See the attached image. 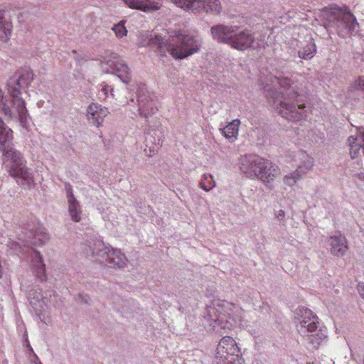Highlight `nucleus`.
<instances>
[{
	"label": "nucleus",
	"instance_id": "f257e3e1",
	"mask_svg": "<svg viewBox=\"0 0 364 364\" xmlns=\"http://www.w3.org/2000/svg\"><path fill=\"white\" fill-rule=\"evenodd\" d=\"M292 80L282 75L270 76L264 86L269 104L283 118L298 122L306 116V105Z\"/></svg>",
	"mask_w": 364,
	"mask_h": 364
},
{
	"label": "nucleus",
	"instance_id": "f03ea898",
	"mask_svg": "<svg viewBox=\"0 0 364 364\" xmlns=\"http://www.w3.org/2000/svg\"><path fill=\"white\" fill-rule=\"evenodd\" d=\"M13 139V131L0 118V150L5 157L6 169L12 177L18 178L30 185L33 183V176L31 170L27 168L22 154L13 148L6 149Z\"/></svg>",
	"mask_w": 364,
	"mask_h": 364
},
{
	"label": "nucleus",
	"instance_id": "7ed1b4c3",
	"mask_svg": "<svg viewBox=\"0 0 364 364\" xmlns=\"http://www.w3.org/2000/svg\"><path fill=\"white\" fill-rule=\"evenodd\" d=\"M153 46L157 47V52L161 56L168 53L175 59H183L197 53L200 47L198 39L193 36L178 33L170 36L164 40L156 36L150 40Z\"/></svg>",
	"mask_w": 364,
	"mask_h": 364
},
{
	"label": "nucleus",
	"instance_id": "20e7f679",
	"mask_svg": "<svg viewBox=\"0 0 364 364\" xmlns=\"http://www.w3.org/2000/svg\"><path fill=\"white\" fill-rule=\"evenodd\" d=\"M294 314L299 333L303 337H307L308 343L312 349L318 348L326 338V330L321 328L318 316L304 306H299Z\"/></svg>",
	"mask_w": 364,
	"mask_h": 364
},
{
	"label": "nucleus",
	"instance_id": "39448f33",
	"mask_svg": "<svg viewBox=\"0 0 364 364\" xmlns=\"http://www.w3.org/2000/svg\"><path fill=\"white\" fill-rule=\"evenodd\" d=\"M33 79V74L31 69L21 68L8 80V92L11 98V105L16 109L21 123L26 121L28 110L26 102L21 95L28 88Z\"/></svg>",
	"mask_w": 364,
	"mask_h": 364
},
{
	"label": "nucleus",
	"instance_id": "423d86ee",
	"mask_svg": "<svg viewBox=\"0 0 364 364\" xmlns=\"http://www.w3.org/2000/svg\"><path fill=\"white\" fill-rule=\"evenodd\" d=\"M323 25L327 29H333L341 37H346L358 30L355 16L349 11L338 9H325L321 13Z\"/></svg>",
	"mask_w": 364,
	"mask_h": 364
},
{
	"label": "nucleus",
	"instance_id": "0eeeda50",
	"mask_svg": "<svg viewBox=\"0 0 364 364\" xmlns=\"http://www.w3.org/2000/svg\"><path fill=\"white\" fill-rule=\"evenodd\" d=\"M239 26L217 25L211 27L210 31L214 39L220 43L231 45L234 48L245 50L250 47V34L247 30L235 34Z\"/></svg>",
	"mask_w": 364,
	"mask_h": 364
},
{
	"label": "nucleus",
	"instance_id": "6e6552de",
	"mask_svg": "<svg viewBox=\"0 0 364 364\" xmlns=\"http://www.w3.org/2000/svg\"><path fill=\"white\" fill-rule=\"evenodd\" d=\"M85 254L88 257L105 255L107 264L112 267H123L127 265V258L120 250L112 247H106L100 240H95L90 242V245H83L82 247Z\"/></svg>",
	"mask_w": 364,
	"mask_h": 364
},
{
	"label": "nucleus",
	"instance_id": "1a4fd4ad",
	"mask_svg": "<svg viewBox=\"0 0 364 364\" xmlns=\"http://www.w3.org/2000/svg\"><path fill=\"white\" fill-rule=\"evenodd\" d=\"M252 172L263 183L273 181L281 174L277 165L257 156L252 158Z\"/></svg>",
	"mask_w": 364,
	"mask_h": 364
},
{
	"label": "nucleus",
	"instance_id": "9d476101",
	"mask_svg": "<svg viewBox=\"0 0 364 364\" xmlns=\"http://www.w3.org/2000/svg\"><path fill=\"white\" fill-rule=\"evenodd\" d=\"M295 156L296 160L299 161L296 169L292 173L285 175L283 178L284 183L289 187L302 180L314 166L313 158L306 152L299 151Z\"/></svg>",
	"mask_w": 364,
	"mask_h": 364
},
{
	"label": "nucleus",
	"instance_id": "9b49d317",
	"mask_svg": "<svg viewBox=\"0 0 364 364\" xmlns=\"http://www.w3.org/2000/svg\"><path fill=\"white\" fill-rule=\"evenodd\" d=\"M105 65L107 68H103V69L107 73H115L125 83H128L130 81L129 69L127 65L122 63V60L117 54L113 53L108 58L105 59V63H102V67Z\"/></svg>",
	"mask_w": 364,
	"mask_h": 364
},
{
	"label": "nucleus",
	"instance_id": "f8f14e48",
	"mask_svg": "<svg viewBox=\"0 0 364 364\" xmlns=\"http://www.w3.org/2000/svg\"><path fill=\"white\" fill-rule=\"evenodd\" d=\"M240 349L237 346L235 341L230 336L223 337L216 348V356L223 360H227L230 363L235 361V358L229 360L230 356H236L238 358Z\"/></svg>",
	"mask_w": 364,
	"mask_h": 364
},
{
	"label": "nucleus",
	"instance_id": "ddd939ff",
	"mask_svg": "<svg viewBox=\"0 0 364 364\" xmlns=\"http://www.w3.org/2000/svg\"><path fill=\"white\" fill-rule=\"evenodd\" d=\"M144 88H141L137 94V101L139 105V111L141 115L146 118L158 110L156 101L150 95H146Z\"/></svg>",
	"mask_w": 364,
	"mask_h": 364
},
{
	"label": "nucleus",
	"instance_id": "4468645a",
	"mask_svg": "<svg viewBox=\"0 0 364 364\" xmlns=\"http://www.w3.org/2000/svg\"><path fill=\"white\" fill-rule=\"evenodd\" d=\"M326 244L331 254L337 257L343 256L348 250L346 238L341 234L328 237Z\"/></svg>",
	"mask_w": 364,
	"mask_h": 364
},
{
	"label": "nucleus",
	"instance_id": "2eb2a0df",
	"mask_svg": "<svg viewBox=\"0 0 364 364\" xmlns=\"http://www.w3.org/2000/svg\"><path fill=\"white\" fill-rule=\"evenodd\" d=\"M124 4L132 9L149 12L159 10L161 4L159 0H122Z\"/></svg>",
	"mask_w": 364,
	"mask_h": 364
},
{
	"label": "nucleus",
	"instance_id": "dca6fc26",
	"mask_svg": "<svg viewBox=\"0 0 364 364\" xmlns=\"http://www.w3.org/2000/svg\"><path fill=\"white\" fill-rule=\"evenodd\" d=\"M89 121L99 127L108 114V110L97 103H92L87 109Z\"/></svg>",
	"mask_w": 364,
	"mask_h": 364
},
{
	"label": "nucleus",
	"instance_id": "f3484780",
	"mask_svg": "<svg viewBox=\"0 0 364 364\" xmlns=\"http://www.w3.org/2000/svg\"><path fill=\"white\" fill-rule=\"evenodd\" d=\"M348 144L351 158L358 157L360 149H364V132H359L350 136L348 139Z\"/></svg>",
	"mask_w": 364,
	"mask_h": 364
},
{
	"label": "nucleus",
	"instance_id": "a211bd4d",
	"mask_svg": "<svg viewBox=\"0 0 364 364\" xmlns=\"http://www.w3.org/2000/svg\"><path fill=\"white\" fill-rule=\"evenodd\" d=\"M68 210L71 219L76 223L81 220L82 210L79 202L75 199L73 193L72 189L68 193Z\"/></svg>",
	"mask_w": 364,
	"mask_h": 364
},
{
	"label": "nucleus",
	"instance_id": "6ab92c4d",
	"mask_svg": "<svg viewBox=\"0 0 364 364\" xmlns=\"http://www.w3.org/2000/svg\"><path fill=\"white\" fill-rule=\"evenodd\" d=\"M198 11H202L207 14H218L221 11V5L219 0H198Z\"/></svg>",
	"mask_w": 364,
	"mask_h": 364
},
{
	"label": "nucleus",
	"instance_id": "aec40b11",
	"mask_svg": "<svg viewBox=\"0 0 364 364\" xmlns=\"http://www.w3.org/2000/svg\"><path fill=\"white\" fill-rule=\"evenodd\" d=\"M240 122L238 119H235L230 122L224 128L220 129L222 134L230 141H234L238 135L239 126Z\"/></svg>",
	"mask_w": 364,
	"mask_h": 364
},
{
	"label": "nucleus",
	"instance_id": "412c9836",
	"mask_svg": "<svg viewBox=\"0 0 364 364\" xmlns=\"http://www.w3.org/2000/svg\"><path fill=\"white\" fill-rule=\"evenodd\" d=\"M30 235H33V238L31 240H25V245L42 246L50 239L49 235L43 228L38 229L34 234L30 232Z\"/></svg>",
	"mask_w": 364,
	"mask_h": 364
},
{
	"label": "nucleus",
	"instance_id": "4be33fe9",
	"mask_svg": "<svg viewBox=\"0 0 364 364\" xmlns=\"http://www.w3.org/2000/svg\"><path fill=\"white\" fill-rule=\"evenodd\" d=\"M12 23L10 21L5 19L0 13V40L7 41L9 40L12 32Z\"/></svg>",
	"mask_w": 364,
	"mask_h": 364
},
{
	"label": "nucleus",
	"instance_id": "5701e85b",
	"mask_svg": "<svg viewBox=\"0 0 364 364\" xmlns=\"http://www.w3.org/2000/svg\"><path fill=\"white\" fill-rule=\"evenodd\" d=\"M316 53V46L314 41H311L299 51V58L304 60L311 59Z\"/></svg>",
	"mask_w": 364,
	"mask_h": 364
},
{
	"label": "nucleus",
	"instance_id": "b1692460",
	"mask_svg": "<svg viewBox=\"0 0 364 364\" xmlns=\"http://www.w3.org/2000/svg\"><path fill=\"white\" fill-rule=\"evenodd\" d=\"M172 1L182 9H190L195 13L198 11V0H172Z\"/></svg>",
	"mask_w": 364,
	"mask_h": 364
},
{
	"label": "nucleus",
	"instance_id": "393cba45",
	"mask_svg": "<svg viewBox=\"0 0 364 364\" xmlns=\"http://www.w3.org/2000/svg\"><path fill=\"white\" fill-rule=\"evenodd\" d=\"M215 323L224 329H230L233 327V320H228V316L225 314H223L219 312L218 315L216 316V318L213 319Z\"/></svg>",
	"mask_w": 364,
	"mask_h": 364
},
{
	"label": "nucleus",
	"instance_id": "a878e982",
	"mask_svg": "<svg viewBox=\"0 0 364 364\" xmlns=\"http://www.w3.org/2000/svg\"><path fill=\"white\" fill-rule=\"evenodd\" d=\"M215 186V181L213 179V176L209 173H204L202 176L200 187L205 191H209L212 190Z\"/></svg>",
	"mask_w": 364,
	"mask_h": 364
},
{
	"label": "nucleus",
	"instance_id": "bb28decb",
	"mask_svg": "<svg viewBox=\"0 0 364 364\" xmlns=\"http://www.w3.org/2000/svg\"><path fill=\"white\" fill-rule=\"evenodd\" d=\"M0 111H3L6 116L11 117L12 115V111L7 105L6 97L1 89H0Z\"/></svg>",
	"mask_w": 364,
	"mask_h": 364
},
{
	"label": "nucleus",
	"instance_id": "cd10ccee",
	"mask_svg": "<svg viewBox=\"0 0 364 364\" xmlns=\"http://www.w3.org/2000/svg\"><path fill=\"white\" fill-rule=\"evenodd\" d=\"M239 165L241 171L245 173H249L250 171V159L247 155L241 156Z\"/></svg>",
	"mask_w": 364,
	"mask_h": 364
},
{
	"label": "nucleus",
	"instance_id": "c85d7f7f",
	"mask_svg": "<svg viewBox=\"0 0 364 364\" xmlns=\"http://www.w3.org/2000/svg\"><path fill=\"white\" fill-rule=\"evenodd\" d=\"M35 255L33 259V262L36 263V271L38 273L44 272H45V264L43 262L42 257L40 255L39 252H35Z\"/></svg>",
	"mask_w": 364,
	"mask_h": 364
},
{
	"label": "nucleus",
	"instance_id": "c756f323",
	"mask_svg": "<svg viewBox=\"0 0 364 364\" xmlns=\"http://www.w3.org/2000/svg\"><path fill=\"white\" fill-rule=\"evenodd\" d=\"M113 31H114L115 35L118 38L125 36H127V30L124 26V23L122 22L114 25V26L113 27Z\"/></svg>",
	"mask_w": 364,
	"mask_h": 364
},
{
	"label": "nucleus",
	"instance_id": "7c9ffc66",
	"mask_svg": "<svg viewBox=\"0 0 364 364\" xmlns=\"http://www.w3.org/2000/svg\"><path fill=\"white\" fill-rule=\"evenodd\" d=\"M352 88L364 92V77L360 76L358 77L352 85Z\"/></svg>",
	"mask_w": 364,
	"mask_h": 364
},
{
	"label": "nucleus",
	"instance_id": "2f4dec72",
	"mask_svg": "<svg viewBox=\"0 0 364 364\" xmlns=\"http://www.w3.org/2000/svg\"><path fill=\"white\" fill-rule=\"evenodd\" d=\"M358 291L360 295L361 296V297L364 299V282H358Z\"/></svg>",
	"mask_w": 364,
	"mask_h": 364
},
{
	"label": "nucleus",
	"instance_id": "473e14b6",
	"mask_svg": "<svg viewBox=\"0 0 364 364\" xmlns=\"http://www.w3.org/2000/svg\"><path fill=\"white\" fill-rule=\"evenodd\" d=\"M285 216V212L283 210H279L275 213V217L279 220H282Z\"/></svg>",
	"mask_w": 364,
	"mask_h": 364
},
{
	"label": "nucleus",
	"instance_id": "72a5a7b5",
	"mask_svg": "<svg viewBox=\"0 0 364 364\" xmlns=\"http://www.w3.org/2000/svg\"><path fill=\"white\" fill-rule=\"evenodd\" d=\"M8 245L10 247L11 249L12 250H16L18 247H19V244L16 242H9Z\"/></svg>",
	"mask_w": 364,
	"mask_h": 364
},
{
	"label": "nucleus",
	"instance_id": "f704fd0d",
	"mask_svg": "<svg viewBox=\"0 0 364 364\" xmlns=\"http://www.w3.org/2000/svg\"><path fill=\"white\" fill-rule=\"evenodd\" d=\"M102 91L104 92L105 95H107V91H108V87H105L102 88Z\"/></svg>",
	"mask_w": 364,
	"mask_h": 364
},
{
	"label": "nucleus",
	"instance_id": "c9c22d12",
	"mask_svg": "<svg viewBox=\"0 0 364 364\" xmlns=\"http://www.w3.org/2000/svg\"><path fill=\"white\" fill-rule=\"evenodd\" d=\"M245 38H241L240 39V43H242L245 41Z\"/></svg>",
	"mask_w": 364,
	"mask_h": 364
}]
</instances>
